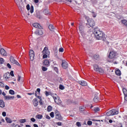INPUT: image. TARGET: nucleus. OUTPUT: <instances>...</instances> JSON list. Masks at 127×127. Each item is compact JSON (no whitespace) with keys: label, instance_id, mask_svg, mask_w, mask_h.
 I'll return each mask as SVG.
<instances>
[{"label":"nucleus","instance_id":"obj_29","mask_svg":"<svg viewBox=\"0 0 127 127\" xmlns=\"http://www.w3.org/2000/svg\"><path fill=\"white\" fill-rule=\"evenodd\" d=\"M59 97L58 96H53V99H54V101L55 103H57V104H58V101L57 100L59 99Z\"/></svg>","mask_w":127,"mask_h":127},{"label":"nucleus","instance_id":"obj_48","mask_svg":"<svg viewBox=\"0 0 127 127\" xmlns=\"http://www.w3.org/2000/svg\"><path fill=\"white\" fill-rule=\"evenodd\" d=\"M77 127H81V123L79 122H76Z\"/></svg>","mask_w":127,"mask_h":127},{"label":"nucleus","instance_id":"obj_47","mask_svg":"<svg viewBox=\"0 0 127 127\" xmlns=\"http://www.w3.org/2000/svg\"><path fill=\"white\" fill-rule=\"evenodd\" d=\"M10 74L12 77H14V74H13V71L11 70L10 72Z\"/></svg>","mask_w":127,"mask_h":127},{"label":"nucleus","instance_id":"obj_28","mask_svg":"<svg viewBox=\"0 0 127 127\" xmlns=\"http://www.w3.org/2000/svg\"><path fill=\"white\" fill-rule=\"evenodd\" d=\"M54 54L56 57H58V50L57 49V48H55V51H54Z\"/></svg>","mask_w":127,"mask_h":127},{"label":"nucleus","instance_id":"obj_52","mask_svg":"<svg viewBox=\"0 0 127 127\" xmlns=\"http://www.w3.org/2000/svg\"><path fill=\"white\" fill-rule=\"evenodd\" d=\"M39 104L41 106H42V105H43V103L42 102V99H41L40 101H39Z\"/></svg>","mask_w":127,"mask_h":127},{"label":"nucleus","instance_id":"obj_58","mask_svg":"<svg viewBox=\"0 0 127 127\" xmlns=\"http://www.w3.org/2000/svg\"><path fill=\"white\" fill-rule=\"evenodd\" d=\"M46 119H47V120H50V119H51V118H50L49 116L47 115L46 116Z\"/></svg>","mask_w":127,"mask_h":127},{"label":"nucleus","instance_id":"obj_50","mask_svg":"<svg viewBox=\"0 0 127 127\" xmlns=\"http://www.w3.org/2000/svg\"><path fill=\"white\" fill-rule=\"evenodd\" d=\"M84 107L81 106L80 107L79 110L80 111H81V112H83V111H84Z\"/></svg>","mask_w":127,"mask_h":127},{"label":"nucleus","instance_id":"obj_21","mask_svg":"<svg viewBox=\"0 0 127 127\" xmlns=\"http://www.w3.org/2000/svg\"><path fill=\"white\" fill-rule=\"evenodd\" d=\"M35 33L36 34H37V35H42V34H43V33L42 32V31L41 30V31H39L38 30H37L35 32Z\"/></svg>","mask_w":127,"mask_h":127},{"label":"nucleus","instance_id":"obj_12","mask_svg":"<svg viewBox=\"0 0 127 127\" xmlns=\"http://www.w3.org/2000/svg\"><path fill=\"white\" fill-rule=\"evenodd\" d=\"M43 64L44 66H50V63L49 62V61L48 60H45L43 62Z\"/></svg>","mask_w":127,"mask_h":127},{"label":"nucleus","instance_id":"obj_7","mask_svg":"<svg viewBox=\"0 0 127 127\" xmlns=\"http://www.w3.org/2000/svg\"><path fill=\"white\" fill-rule=\"evenodd\" d=\"M26 8L27 9V10H29L30 9V13H33V11L34 10V8L33 7V5H31L30 7V5H29V4H28L26 5Z\"/></svg>","mask_w":127,"mask_h":127},{"label":"nucleus","instance_id":"obj_17","mask_svg":"<svg viewBox=\"0 0 127 127\" xmlns=\"http://www.w3.org/2000/svg\"><path fill=\"white\" fill-rule=\"evenodd\" d=\"M93 68L94 71H96V72H98V71H99V69H100L99 65H98L97 64H94Z\"/></svg>","mask_w":127,"mask_h":127},{"label":"nucleus","instance_id":"obj_32","mask_svg":"<svg viewBox=\"0 0 127 127\" xmlns=\"http://www.w3.org/2000/svg\"><path fill=\"white\" fill-rule=\"evenodd\" d=\"M19 123L20 124H24V123H26V119H21L19 120Z\"/></svg>","mask_w":127,"mask_h":127},{"label":"nucleus","instance_id":"obj_49","mask_svg":"<svg viewBox=\"0 0 127 127\" xmlns=\"http://www.w3.org/2000/svg\"><path fill=\"white\" fill-rule=\"evenodd\" d=\"M7 66L8 68H9V69H11V65L9 63L7 64Z\"/></svg>","mask_w":127,"mask_h":127},{"label":"nucleus","instance_id":"obj_53","mask_svg":"<svg viewBox=\"0 0 127 127\" xmlns=\"http://www.w3.org/2000/svg\"><path fill=\"white\" fill-rule=\"evenodd\" d=\"M31 122H32L33 123H34V122H35V121H36V120L35 119H34V118H32L31 119Z\"/></svg>","mask_w":127,"mask_h":127},{"label":"nucleus","instance_id":"obj_22","mask_svg":"<svg viewBox=\"0 0 127 127\" xmlns=\"http://www.w3.org/2000/svg\"><path fill=\"white\" fill-rule=\"evenodd\" d=\"M115 73L117 76H121V75H122V72H121V70H120V69L116 70Z\"/></svg>","mask_w":127,"mask_h":127},{"label":"nucleus","instance_id":"obj_56","mask_svg":"<svg viewBox=\"0 0 127 127\" xmlns=\"http://www.w3.org/2000/svg\"><path fill=\"white\" fill-rule=\"evenodd\" d=\"M92 16L93 17H96V16H97V14H96V13H95V12H92Z\"/></svg>","mask_w":127,"mask_h":127},{"label":"nucleus","instance_id":"obj_24","mask_svg":"<svg viewBox=\"0 0 127 127\" xmlns=\"http://www.w3.org/2000/svg\"><path fill=\"white\" fill-rule=\"evenodd\" d=\"M98 72L100 73V74H104L105 73L104 69H103V68H102V67L99 68V69L98 70Z\"/></svg>","mask_w":127,"mask_h":127},{"label":"nucleus","instance_id":"obj_54","mask_svg":"<svg viewBox=\"0 0 127 127\" xmlns=\"http://www.w3.org/2000/svg\"><path fill=\"white\" fill-rule=\"evenodd\" d=\"M57 101L58 102V104H61L62 103V101L59 98Z\"/></svg>","mask_w":127,"mask_h":127},{"label":"nucleus","instance_id":"obj_23","mask_svg":"<svg viewBox=\"0 0 127 127\" xmlns=\"http://www.w3.org/2000/svg\"><path fill=\"white\" fill-rule=\"evenodd\" d=\"M43 118L42 115L39 114L36 116V118L38 119V120H41Z\"/></svg>","mask_w":127,"mask_h":127},{"label":"nucleus","instance_id":"obj_63","mask_svg":"<svg viewBox=\"0 0 127 127\" xmlns=\"http://www.w3.org/2000/svg\"><path fill=\"white\" fill-rule=\"evenodd\" d=\"M33 127H38V125L37 124H34Z\"/></svg>","mask_w":127,"mask_h":127},{"label":"nucleus","instance_id":"obj_33","mask_svg":"<svg viewBox=\"0 0 127 127\" xmlns=\"http://www.w3.org/2000/svg\"><path fill=\"white\" fill-rule=\"evenodd\" d=\"M8 73H6L5 74H4L3 76V77L4 78V79H6V80H7V79H8V77L7 76V75H8Z\"/></svg>","mask_w":127,"mask_h":127},{"label":"nucleus","instance_id":"obj_31","mask_svg":"<svg viewBox=\"0 0 127 127\" xmlns=\"http://www.w3.org/2000/svg\"><path fill=\"white\" fill-rule=\"evenodd\" d=\"M123 92L124 94V96H127V89L126 88H123Z\"/></svg>","mask_w":127,"mask_h":127},{"label":"nucleus","instance_id":"obj_10","mask_svg":"<svg viewBox=\"0 0 127 127\" xmlns=\"http://www.w3.org/2000/svg\"><path fill=\"white\" fill-rule=\"evenodd\" d=\"M78 83L81 86H87V82H86L84 80L78 81Z\"/></svg>","mask_w":127,"mask_h":127},{"label":"nucleus","instance_id":"obj_6","mask_svg":"<svg viewBox=\"0 0 127 127\" xmlns=\"http://www.w3.org/2000/svg\"><path fill=\"white\" fill-rule=\"evenodd\" d=\"M79 31L80 32L81 35L83 37H84V36H85V33H84V30H83L84 29V26L81 25H79Z\"/></svg>","mask_w":127,"mask_h":127},{"label":"nucleus","instance_id":"obj_39","mask_svg":"<svg viewBox=\"0 0 127 127\" xmlns=\"http://www.w3.org/2000/svg\"><path fill=\"white\" fill-rule=\"evenodd\" d=\"M94 112L97 113V112H99V111H100V108L99 107H96V108H94Z\"/></svg>","mask_w":127,"mask_h":127},{"label":"nucleus","instance_id":"obj_4","mask_svg":"<svg viewBox=\"0 0 127 127\" xmlns=\"http://www.w3.org/2000/svg\"><path fill=\"white\" fill-rule=\"evenodd\" d=\"M87 23L90 27H94L95 26V21L93 19H88L87 20Z\"/></svg>","mask_w":127,"mask_h":127},{"label":"nucleus","instance_id":"obj_61","mask_svg":"<svg viewBox=\"0 0 127 127\" xmlns=\"http://www.w3.org/2000/svg\"><path fill=\"white\" fill-rule=\"evenodd\" d=\"M34 2H35V3H38L39 0H34Z\"/></svg>","mask_w":127,"mask_h":127},{"label":"nucleus","instance_id":"obj_44","mask_svg":"<svg viewBox=\"0 0 127 127\" xmlns=\"http://www.w3.org/2000/svg\"><path fill=\"white\" fill-rule=\"evenodd\" d=\"M60 90H64L65 88L61 84L60 85Z\"/></svg>","mask_w":127,"mask_h":127},{"label":"nucleus","instance_id":"obj_55","mask_svg":"<svg viewBox=\"0 0 127 127\" xmlns=\"http://www.w3.org/2000/svg\"><path fill=\"white\" fill-rule=\"evenodd\" d=\"M57 125H58V126H62V123L58 122V123H57Z\"/></svg>","mask_w":127,"mask_h":127},{"label":"nucleus","instance_id":"obj_5","mask_svg":"<svg viewBox=\"0 0 127 127\" xmlns=\"http://www.w3.org/2000/svg\"><path fill=\"white\" fill-rule=\"evenodd\" d=\"M115 57H116V52L115 51L110 52L109 55V58L113 59V58H115Z\"/></svg>","mask_w":127,"mask_h":127},{"label":"nucleus","instance_id":"obj_38","mask_svg":"<svg viewBox=\"0 0 127 127\" xmlns=\"http://www.w3.org/2000/svg\"><path fill=\"white\" fill-rule=\"evenodd\" d=\"M4 63V60L2 58H0V64H3Z\"/></svg>","mask_w":127,"mask_h":127},{"label":"nucleus","instance_id":"obj_3","mask_svg":"<svg viewBox=\"0 0 127 127\" xmlns=\"http://www.w3.org/2000/svg\"><path fill=\"white\" fill-rule=\"evenodd\" d=\"M10 62L12 63V64H14L15 65H17V66H20V64H19V63L15 59H14V58L13 56L10 57Z\"/></svg>","mask_w":127,"mask_h":127},{"label":"nucleus","instance_id":"obj_42","mask_svg":"<svg viewBox=\"0 0 127 127\" xmlns=\"http://www.w3.org/2000/svg\"><path fill=\"white\" fill-rule=\"evenodd\" d=\"M93 124V123L92 122V121H88V122H87V125H88V126H92V124Z\"/></svg>","mask_w":127,"mask_h":127},{"label":"nucleus","instance_id":"obj_45","mask_svg":"<svg viewBox=\"0 0 127 127\" xmlns=\"http://www.w3.org/2000/svg\"><path fill=\"white\" fill-rule=\"evenodd\" d=\"M42 69L44 72H45V71H47V68H46L45 66H43Z\"/></svg>","mask_w":127,"mask_h":127},{"label":"nucleus","instance_id":"obj_27","mask_svg":"<svg viewBox=\"0 0 127 127\" xmlns=\"http://www.w3.org/2000/svg\"><path fill=\"white\" fill-rule=\"evenodd\" d=\"M49 29H50V30H51V31H53L54 29V26H53V25L52 24H50L49 26Z\"/></svg>","mask_w":127,"mask_h":127},{"label":"nucleus","instance_id":"obj_20","mask_svg":"<svg viewBox=\"0 0 127 127\" xmlns=\"http://www.w3.org/2000/svg\"><path fill=\"white\" fill-rule=\"evenodd\" d=\"M5 121L6 123H7V124H11V123H12V121L11 120V119H10V118L8 117L5 118Z\"/></svg>","mask_w":127,"mask_h":127},{"label":"nucleus","instance_id":"obj_9","mask_svg":"<svg viewBox=\"0 0 127 127\" xmlns=\"http://www.w3.org/2000/svg\"><path fill=\"white\" fill-rule=\"evenodd\" d=\"M62 66L64 69H66V68H68V63L65 61L63 62Z\"/></svg>","mask_w":127,"mask_h":127},{"label":"nucleus","instance_id":"obj_36","mask_svg":"<svg viewBox=\"0 0 127 127\" xmlns=\"http://www.w3.org/2000/svg\"><path fill=\"white\" fill-rule=\"evenodd\" d=\"M35 92H36V93L35 94V96L37 97V94L36 93H37V92H38L39 93H40V88H37Z\"/></svg>","mask_w":127,"mask_h":127},{"label":"nucleus","instance_id":"obj_62","mask_svg":"<svg viewBox=\"0 0 127 127\" xmlns=\"http://www.w3.org/2000/svg\"><path fill=\"white\" fill-rule=\"evenodd\" d=\"M11 127H15V123H13V124H11Z\"/></svg>","mask_w":127,"mask_h":127},{"label":"nucleus","instance_id":"obj_8","mask_svg":"<svg viewBox=\"0 0 127 127\" xmlns=\"http://www.w3.org/2000/svg\"><path fill=\"white\" fill-rule=\"evenodd\" d=\"M30 59L31 61L34 60V52L32 50H30Z\"/></svg>","mask_w":127,"mask_h":127},{"label":"nucleus","instance_id":"obj_14","mask_svg":"<svg viewBox=\"0 0 127 127\" xmlns=\"http://www.w3.org/2000/svg\"><path fill=\"white\" fill-rule=\"evenodd\" d=\"M5 100H13L14 99V96L7 95L4 97Z\"/></svg>","mask_w":127,"mask_h":127},{"label":"nucleus","instance_id":"obj_41","mask_svg":"<svg viewBox=\"0 0 127 127\" xmlns=\"http://www.w3.org/2000/svg\"><path fill=\"white\" fill-rule=\"evenodd\" d=\"M54 70L56 72V73H58L59 71H58V68L56 66L54 67Z\"/></svg>","mask_w":127,"mask_h":127},{"label":"nucleus","instance_id":"obj_60","mask_svg":"<svg viewBox=\"0 0 127 127\" xmlns=\"http://www.w3.org/2000/svg\"><path fill=\"white\" fill-rule=\"evenodd\" d=\"M27 95H29V96H31V95H34V92L33 93H28Z\"/></svg>","mask_w":127,"mask_h":127},{"label":"nucleus","instance_id":"obj_25","mask_svg":"<svg viewBox=\"0 0 127 127\" xmlns=\"http://www.w3.org/2000/svg\"><path fill=\"white\" fill-rule=\"evenodd\" d=\"M107 116L108 117H110V116H113V111L112 110H110L107 112L106 113Z\"/></svg>","mask_w":127,"mask_h":127},{"label":"nucleus","instance_id":"obj_59","mask_svg":"<svg viewBox=\"0 0 127 127\" xmlns=\"http://www.w3.org/2000/svg\"><path fill=\"white\" fill-rule=\"evenodd\" d=\"M21 79V77L18 76V79L17 80L18 81V82H20V79Z\"/></svg>","mask_w":127,"mask_h":127},{"label":"nucleus","instance_id":"obj_19","mask_svg":"<svg viewBox=\"0 0 127 127\" xmlns=\"http://www.w3.org/2000/svg\"><path fill=\"white\" fill-rule=\"evenodd\" d=\"M55 118L57 120H59V121L62 120V117H61V115L59 114H56Z\"/></svg>","mask_w":127,"mask_h":127},{"label":"nucleus","instance_id":"obj_13","mask_svg":"<svg viewBox=\"0 0 127 127\" xmlns=\"http://www.w3.org/2000/svg\"><path fill=\"white\" fill-rule=\"evenodd\" d=\"M33 26L34 27H35V28H39L40 29H41V28H42L41 25L37 23H35L33 24Z\"/></svg>","mask_w":127,"mask_h":127},{"label":"nucleus","instance_id":"obj_46","mask_svg":"<svg viewBox=\"0 0 127 127\" xmlns=\"http://www.w3.org/2000/svg\"><path fill=\"white\" fill-rule=\"evenodd\" d=\"M50 117H51L52 118H54V112H51L50 114Z\"/></svg>","mask_w":127,"mask_h":127},{"label":"nucleus","instance_id":"obj_26","mask_svg":"<svg viewBox=\"0 0 127 127\" xmlns=\"http://www.w3.org/2000/svg\"><path fill=\"white\" fill-rule=\"evenodd\" d=\"M93 101L95 103H97V102H99V97L97 95H95V97L93 99Z\"/></svg>","mask_w":127,"mask_h":127},{"label":"nucleus","instance_id":"obj_35","mask_svg":"<svg viewBox=\"0 0 127 127\" xmlns=\"http://www.w3.org/2000/svg\"><path fill=\"white\" fill-rule=\"evenodd\" d=\"M94 58L95 59V60H99V55H95L94 56Z\"/></svg>","mask_w":127,"mask_h":127},{"label":"nucleus","instance_id":"obj_15","mask_svg":"<svg viewBox=\"0 0 127 127\" xmlns=\"http://www.w3.org/2000/svg\"><path fill=\"white\" fill-rule=\"evenodd\" d=\"M111 111L112 112V116L119 114V111L117 109H112Z\"/></svg>","mask_w":127,"mask_h":127},{"label":"nucleus","instance_id":"obj_51","mask_svg":"<svg viewBox=\"0 0 127 127\" xmlns=\"http://www.w3.org/2000/svg\"><path fill=\"white\" fill-rule=\"evenodd\" d=\"M2 116H3V117H5L6 116V113H5V112H3L2 113Z\"/></svg>","mask_w":127,"mask_h":127},{"label":"nucleus","instance_id":"obj_18","mask_svg":"<svg viewBox=\"0 0 127 127\" xmlns=\"http://www.w3.org/2000/svg\"><path fill=\"white\" fill-rule=\"evenodd\" d=\"M4 107H5L4 102L2 100H0V108H4Z\"/></svg>","mask_w":127,"mask_h":127},{"label":"nucleus","instance_id":"obj_2","mask_svg":"<svg viewBox=\"0 0 127 127\" xmlns=\"http://www.w3.org/2000/svg\"><path fill=\"white\" fill-rule=\"evenodd\" d=\"M42 53L43 58L44 59L48 57V55L50 54V52H49V50H48V48L47 47H45L44 48V50L42 51Z\"/></svg>","mask_w":127,"mask_h":127},{"label":"nucleus","instance_id":"obj_11","mask_svg":"<svg viewBox=\"0 0 127 127\" xmlns=\"http://www.w3.org/2000/svg\"><path fill=\"white\" fill-rule=\"evenodd\" d=\"M0 52L1 55H2V56H6V52L5 51L4 49L1 48L0 50Z\"/></svg>","mask_w":127,"mask_h":127},{"label":"nucleus","instance_id":"obj_43","mask_svg":"<svg viewBox=\"0 0 127 127\" xmlns=\"http://www.w3.org/2000/svg\"><path fill=\"white\" fill-rule=\"evenodd\" d=\"M59 52H64V49H63V48H60L59 49Z\"/></svg>","mask_w":127,"mask_h":127},{"label":"nucleus","instance_id":"obj_57","mask_svg":"<svg viewBox=\"0 0 127 127\" xmlns=\"http://www.w3.org/2000/svg\"><path fill=\"white\" fill-rule=\"evenodd\" d=\"M5 90H9V86L6 85L5 86Z\"/></svg>","mask_w":127,"mask_h":127},{"label":"nucleus","instance_id":"obj_30","mask_svg":"<svg viewBox=\"0 0 127 127\" xmlns=\"http://www.w3.org/2000/svg\"><path fill=\"white\" fill-rule=\"evenodd\" d=\"M52 109H53V108L52 107V106L49 105L47 107V111L50 112L52 111Z\"/></svg>","mask_w":127,"mask_h":127},{"label":"nucleus","instance_id":"obj_64","mask_svg":"<svg viewBox=\"0 0 127 127\" xmlns=\"http://www.w3.org/2000/svg\"><path fill=\"white\" fill-rule=\"evenodd\" d=\"M125 101H127V95H125Z\"/></svg>","mask_w":127,"mask_h":127},{"label":"nucleus","instance_id":"obj_16","mask_svg":"<svg viewBox=\"0 0 127 127\" xmlns=\"http://www.w3.org/2000/svg\"><path fill=\"white\" fill-rule=\"evenodd\" d=\"M33 103L34 107H37V106H38V102L37 101V99L34 98L33 100Z\"/></svg>","mask_w":127,"mask_h":127},{"label":"nucleus","instance_id":"obj_1","mask_svg":"<svg viewBox=\"0 0 127 127\" xmlns=\"http://www.w3.org/2000/svg\"><path fill=\"white\" fill-rule=\"evenodd\" d=\"M97 28H98V27H96L94 29V34L95 35L96 39H97V40H103V41H105V40H106L105 34L104 32L99 30V29Z\"/></svg>","mask_w":127,"mask_h":127},{"label":"nucleus","instance_id":"obj_40","mask_svg":"<svg viewBox=\"0 0 127 127\" xmlns=\"http://www.w3.org/2000/svg\"><path fill=\"white\" fill-rule=\"evenodd\" d=\"M0 86L1 87V88H4V84L2 83V82L0 81Z\"/></svg>","mask_w":127,"mask_h":127},{"label":"nucleus","instance_id":"obj_37","mask_svg":"<svg viewBox=\"0 0 127 127\" xmlns=\"http://www.w3.org/2000/svg\"><path fill=\"white\" fill-rule=\"evenodd\" d=\"M9 93L10 95H14V91H13V90L10 89V90L9 91Z\"/></svg>","mask_w":127,"mask_h":127},{"label":"nucleus","instance_id":"obj_34","mask_svg":"<svg viewBox=\"0 0 127 127\" xmlns=\"http://www.w3.org/2000/svg\"><path fill=\"white\" fill-rule=\"evenodd\" d=\"M44 13L46 15L49 14V11L48 9H46L44 10L43 11Z\"/></svg>","mask_w":127,"mask_h":127}]
</instances>
